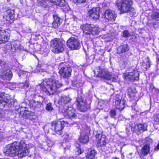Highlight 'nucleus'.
<instances>
[{
  "label": "nucleus",
  "mask_w": 159,
  "mask_h": 159,
  "mask_svg": "<svg viewBox=\"0 0 159 159\" xmlns=\"http://www.w3.org/2000/svg\"><path fill=\"white\" fill-rule=\"evenodd\" d=\"M5 152L7 156H14L16 155L18 157L21 158L27 156L29 153L28 145L24 141L20 142H15L8 145Z\"/></svg>",
  "instance_id": "1"
},
{
  "label": "nucleus",
  "mask_w": 159,
  "mask_h": 159,
  "mask_svg": "<svg viewBox=\"0 0 159 159\" xmlns=\"http://www.w3.org/2000/svg\"><path fill=\"white\" fill-rule=\"evenodd\" d=\"M41 85L43 91L48 93L50 94L55 93L57 88L62 86L58 81L52 78L46 80Z\"/></svg>",
  "instance_id": "2"
},
{
  "label": "nucleus",
  "mask_w": 159,
  "mask_h": 159,
  "mask_svg": "<svg viewBox=\"0 0 159 159\" xmlns=\"http://www.w3.org/2000/svg\"><path fill=\"white\" fill-rule=\"evenodd\" d=\"M133 3L132 0H117L115 5L122 13L133 11L134 9L132 7Z\"/></svg>",
  "instance_id": "3"
},
{
  "label": "nucleus",
  "mask_w": 159,
  "mask_h": 159,
  "mask_svg": "<svg viewBox=\"0 0 159 159\" xmlns=\"http://www.w3.org/2000/svg\"><path fill=\"white\" fill-rule=\"evenodd\" d=\"M80 28L85 34L97 35L100 32V29L98 26L93 24H84L81 25Z\"/></svg>",
  "instance_id": "4"
},
{
  "label": "nucleus",
  "mask_w": 159,
  "mask_h": 159,
  "mask_svg": "<svg viewBox=\"0 0 159 159\" xmlns=\"http://www.w3.org/2000/svg\"><path fill=\"white\" fill-rule=\"evenodd\" d=\"M99 70L98 71L97 76L102 79L107 80H110L115 82L117 80L118 77L111 72H109L107 70L104 69H101L98 67Z\"/></svg>",
  "instance_id": "5"
},
{
  "label": "nucleus",
  "mask_w": 159,
  "mask_h": 159,
  "mask_svg": "<svg viewBox=\"0 0 159 159\" xmlns=\"http://www.w3.org/2000/svg\"><path fill=\"white\" fill-rule=\"evenodd\" d=\"M50 46L52 51L55 53L62 52L64 50L63 44L59 39H55L50 42Z\"/></svg>",
  "instance_id": "6"
},
{
  "label": "nucleus",
  "mask_w": 159,
  "mask_h": 159,
  "mask_svg": "<svg viewBox=\"0 0 159 159\" xmlns=\"http://www.w3.org/2000/svg\"><path fill=\"white\" fill-rule=\"evenodd\" d=\"M0 103L3 104L5 107H10L14 105V101L10 99L8 94L5 93H2L0 94Z\"/></svg>",
  "instance_id": "7"
},
{
  "label": "nucleus",
  "mask_w": 159,
  "mask_h": 159,
  "mask_svg": "<svg viewBox=\"0 0 159 159\" xmlns=\"http://www.w3.org/2000/svg\"><path fill=\"white\" fill-rule=\"evenodd\" d=\"M67 122L64 121H60L57 123L56 121H53L52 123V129L57 134L61 135L62 134V130L65 126V124H68Z\"/></svg>",
  "instance_id": "8"
},
{
  "label": "nucleus",
  "mask_w": 159,
  "mask_h": 159,
  "mask_svg": "<svg viewBox=\"0 0 159 159\" xmlns=\"http://www.w3.org/2000/svg\"><path fill=\"white\" fill-rule=\"evenodd\" d=\"M123 77L126 80H138L139 79V73L136 70H134L130 72H127L123 74Z\"/></svg>",
  "instance_id": "9"
},
{
  "label": "nucleus",
  "mask_w": 159,
  "mask_h": 159,
  "mask_svg": "<svg viewBox=\"0 0 159 159\" xmlns=\"http://www.w3.org/2000/svg\"><path fill=\"white\" fill-rule=\"evenodd\" d=\"M77 106L80 111L84 112L87 111V103L85 100L84 99L83 95L78 97L77 99Z\"/></svg>",
  "instance_id": "10"
},
{
  "label": "nucleus",
  "mask_w": 159,
  "mask_h": 159,
  "mask_svg": "<svg viewBox=\"0 0 159 159\" xmlns=\"http://www.w3.org/2000/svg\"><path fill=\"white\" fill-rule=\"evenodd\" d=\"M116 17V15L114 11L110 9L107 10L102 18L105 19V21L107 20L113 21L115 20Z\"/></svg>",
  "instance_id": "11"
},
{
  "label": "nucleus",
  "mask_w": 159,
  "mask_h": 159,
  "mask_svg": "<svg viewBox=\"0 0 159 159\" xmlns=\"http://www.w3.org/2000/svg\"><path fill=\"white\" fill-rule=\"evenodd\" d=\"M15 12L14 10H8L5 11L3 18L10 24L13 22L15 19Z\"/></svg>",
  "instance_id": "12"
},
{
  "label": "nucleus",
  "mask_w": 159,
  "mask_h": 159,
  "mask_svg": "<svg viewBox=\"0 0 159 159\" xmlns=\"http://www.w3.org/2000/svg\"><path fill=\"white\" fill-rule=\"evenodd\" d=\"M96 141L98 146L102 147L106 143V136L102 133H99L96 135Z\"/></svg>",
  "instance_id": "13"
},
{
  "label": "nucleus",
  "mask_w": 159,
  "mask_h": 159,
  "mask_svg": "<svg viewBox=\"0 0 159 159\" xmlns=\"http://www.w3.org/2000/svg\"><path fill=\"white\" fill-rule=\"evenodd\" d=\"M2 29L0 27V44L7 41L10 36V34L8 31Z\"/></svg>",
  "instance_id": "14"
},
{
  "label": "nucleus",
  "mask_w": 159,
  "mask_h": 159,
  "mask_svg": "<svg viewBox=\"0 0 159 159\" xmlns=\"http://www.w3.org/2000/svg\"><path fill=\"white\" fill-rule=\"evenodd\" d=\"M88 15L91 19H98L99 18V8L98 7L92 8L88 11Z\"/></svg>",
  "instance_id": "15"
},
{
  "label": "nucleus",
  "mask_w": 159,
  "mask_h": 159,
  "mask_svg": "<svg viewBox=\"0 0 159 159\" xmlns=\"http://www.w3.org/2000/svg\"><path fill=\"white\" fill-rule=\"evenodd\" d=\"M81 47L80 42L76 38L73 37H70V49L78 50Z\"/></svg>",
  "instance_id": "16"
},
{
  "label": "nucleus",
  "mask_w": 159,
  "mask_h": 159,
  "mask_svg": "<svg viewBox=\"0 0 159 159\" xmlns=\"http://www.w3.org/2000/svg\"><path fill=\"white\" fill-rule=\"evenodd\" d=\"M1 78L3 79L10 80L12 77V73L9 69L3 70L0 74Z\"/></svg>",
  "instance_id": "17"
},
{
  "label": "nucleus",
  "mask_w": 159,
  "mask_h": 159,
  "mask_svg": "<svg viewBox=\"0 0 159 159\" xmlns=\"http://www.w3.org/2000/svg\"><path fill=\"white\" fill-rule=\"evenodd\" d=\"M59 73L64 78H67L70 75L69 68L68 67H63L59 71Z\"/></svg>",
  "instance_id": "18"
},
{
  "label": "nucleus",
  "mask_w": 159,
  "mask_h": 159,
  "mask_svg": "<svg viewBox=\"0 0 159 159\" xmlns=\"http://www.w3.org/2000/svg\"><path fill=\"white\" fill-rule=\"evenodd\" d=\"M115 107L117 109L122 110L125 107V101L123 99H116L115 102Z\"/></svg>",
  "instance_id": "19"
},
{
  "label": "nucleus",
  "mask_w": 159,
  "mask_h": 159,
  "mask_svg": "<svg viewBox=\"0 0 159 159\" xmlns=\"http://www.w3.org/2000/svg\"><path fill=\"white\" fill-rule=\"evenodd\" d=\"M54 20L52 24V27L55 28L58 27L60 25L61 19L57 15L53 16Z\"/></svg>",
  "instance_id": "20"
},
{
  "label": "nucleus",
  "mask_w": 159,
  "mask_h": 159,
  "mask_svg": "<svg viewBox=\"0 0 159 159\" xmlns=\"http://www.w3.org/2000/svg\"><path fill=\"white\" fill-rule=\"evenodd\" d=\"M129 50L128 46L127 44L122 45L119 47L117 49L118 53L124 52Z\"/></svg>",
  "instance_id": "21"
},
{
  "label": "nucleus",
  "mask_w": 159,
  "mask_h": 159,
  "mask_svg": "<svg viewBox=\"0 0 159 159\" xmlns=\"http://www.w3.org/2000/svg\"><path fill=\"white\" fill-rule=\"evenodd\" d=\"M96 154V152L94 149H90L89 151L86 155V157L88 159H93Z\"/></svg>",
  "instance_id": "22"
},
{
  "label": "nucleus",
  "mask_w": 159,
  "mask_h": 159,
  "mask_svg": "<svg viewBox=\"0 0 159 159\" xmlns=\"http://www.w3.org/2000/svg\"><path fill=\"white\" fill-rule=\"evenodd\" d=\"M150 147L148 144H145L141 150L142 153L144 156H147L150 152Z\"/></svg>",
  "instance_id": "23"
},
{
  "label": "nucleus",
  "mask_w": 159,
  "mask_h": 159,
  "mask_svg": "<svg viewBox=\"0 0 159 159\" xmlns=\"http://www.w3.org/2000/svg\"><path fill=\"white\" fill-rule=\"evenodd\" d=\"M147 129L146 126L145 124H138L135 126L134 130L135 131H143Z\"/></svg>",
  "instance_id": "24"
},
{
  "label": "nucleus",
  "mask_w": 159,
  "mask_h": 159,
  "mask_svg": "<svg viewBox=\"0 0 159 159\" xmlns=\"http://www.w3.org/2000/svg\"><path fill=\"white\" fill-rule=\"evenodd\" d=\"M35 113L34 112H33L31 111H25L23 114V116L25 118H26L27 119H29L31 120V117L34 116Z\"/></svg>",
  "instance_id": "25"
},
{
  "label": "nucleus",
  "mask_w": 159,
  "mask_h": 159,
  "mask_svg": "<svg viewBox=\"0 0 159 159\" xmlns=\"http://www.w3.org/2000/svg\"><path fill=\"white\" fill-rule=\"evenodd\" d=\"M79 140L80 142L83 143H88L89 141V137L86 134H85V135L81 134L79 138Z\"/></svg>",
  "instance_id": "26"
},
{
  "label": "nucleus",
  "mask_w": 159,
  "mask_h": 159,
  "mask_svg": "<svg viewBox=\"0 0 159 159\" xmlns=\"http://www.w3.org/2000/svg\"><path fill=\"white\" fill-rule=\"evenodd\" d=\"M128 94L130 97H134L136 93V91L134 88H129L128 89Z\"/></svg>",
  "instance_id": "27"
},
{
  "label": "nucleus",
  "mask_w": 159,
  "mask_h": 159,
  "mask_svg": "<svg viewBox=\"0 0 159 159\" xmlns=\"http://www.w3.org/2000/svg\"><path fill=\"white\" fill-rule=\"evenodd\" d=\"M31 104L35 108H39L42 105V103L38 102L35 101L34 100L33 101L31 102Z\"/></svg>",
  "instance_id": "28"
},
{
  "label": "nucleus",
  "mask_w": 159,
  "mask_h": 159,
  "mask_svg": "<svg viewBox=\"0 0 159 159\" xmlns=\"http://www.w3.org/2000/svg\"><path fill=\"white\" fill-rule=\"evenodd\" d=\"M37 2L39 5L41 7H46L47 5L46 1H43L42 0H38Z\"/></svg>",
  "instance_id": "29"
},
{
  "label": "nucleus",
  "mask_w": 159,
  "mask_h": 159,
  "mask_svg": "<svg viewBox=\"0 0 159 159\" xmlns=\"http://www.w3.org/2000/svg\"><path fill=\"white\" fill-rule=\"evenodd\" d=\"M147 63H144L143 64V66L146 70L148 69V68H149L150 66V62L148 59V58H147L146 60Z\"/></svg>",
  "instance_id": "30"
},
{
  "label": "nucleus",
  "mask_w": 159,
  "mask_h": 159,
  "mask_svg": "<svg viewBox=\"0 0 159 159\" xmlns=\"http://www.w3.org/2000/svg\"><path fill=\"white\" fill-rule=\"evenodd\" d=\"M152 18L156 20H159V12H155L153 13Z\"/></svg>",
  "instance_id": "31"
},
{
  "label": "nucleus",
  "mask_w": 159,
  "mask_h": 159,
  "mask_svg": "<svg viewBox=\"0 0 159 159\" xmlns=\"http://www.w3.org/2000/svg\"><path fill=\"white\" fill-rule=\"evenodd\" d=\"M46 109L48 111H50L53 110V108L52 107V104L51 103H48L46 107Z\"/></svg>",
  "instance_id": "32"
},
{
  "label": "nucleus",
  "mask_w": 159,
  "mask_h": 159,
  "mask_svg": "<svg viewBox=\"0 0 159 159\" xmlns=\"http://www.w3.org/2000/svg\"><path fill=\"white\" fill-rule=\"evenodd\" d=\"M82 153V152L80 148L77 147L76 148L75 150V153L76 157L80 154Z\"/></svg>",
  "instance_id": "33"
},
{
  "label": "nucleus",
  "mask_w": 159,
  "mask_h": 159,
  "mask_svg": "<svg viewBox=\"0 0 159 159\" xmlns=\"http://www.w3.org/2000/svg\"><path fill=\"white\" fill-rule=\"evenodd\" d=\"M71 114L70 113V119L71 118H75L77 116V114L76 113L75 111V110L73 109L71 111Z\"/></svg>",
  "instance_id": "34"
},
{
  "label": "nucleus",
  "mask_w": 159,
  "mask_h": 159,
  "mask_svg": "<svg viewBox=\"0 0 159 159\" xmlns=\"http://www.w3.org/2000/svg\"><path fill=\"white\" fill-rule=\"evenodd\" d=\"M61 101H63L64 103H67L70 101V98L66 97H63L61 98Z\"/></svg>",
  "instance_id": "35"
},
{
  "label": "nucleus",
  "mask_w": 159,
  "mask_h": 159,
  "mask_svg": "<svg viewBox=\"0 0 159 159\" xmlns=\"http://www.w3.org/2000/svg\"><path fill=\"white\" fill-rule=\"evenodd\" d=\"M130 34L127 30H125L123 32V36L124 37L127 38L129 37Z\"/></svg>",
  "instance_id": "36"
},
{
  "label": "nucleus",
  "mask_w": 159,
  "mask_h": 159,
  "mask_svg": "<svg viewBox=\"0 0 159 159\" xmlns=\"http://www.w3.org/2000/svg\"><path fill=\"white\" fill-rule=\"evenodd\" d=\"M110 116L111 117H114L116 115V111L115 109H113L111 111L110 113Z\"/></svg>",
  "instance_id": "37"
},
{
  "label": "nucleus",
  "mask_w": 159,
  "mask_h": 159,
  "mask_svg": "<svg viewBox=\"0 0 159 159\" xmlns=\"http://www.w3.org/2000/svg\"><path fill=\"white\" fill-rule=\"evenodd\" d=\"M75 3H84L85 2L86 0H72Z\"/></svg>",
  "instance_id": "38"
},
{
  "label": "nucleus",
  "mask_w": 159,
  "mask_h": 159,
  "mask_svg": "<svg viewBox=\"0 0 159 159\" xmlns=\"http://www.w3.org/2000/svg\"><path fill=\"white\" fill-rule=\"evenodd\" d=\"M21 86H22L23 88L24 89H26L29 87V84L27 82H26L25 83H23Z\"/></svg>",
  "instance_id": "39"
},
{
  "label": "nucleus",
  "mask_w": 159,
  "mask_h": 159,
  "mask_svg": "<svg viewBox=\"0 0 159 159\" xmlns=\"http://www.w3.org/2000/svg\"><path fill=\"white\" fill-rule=\"evenodd\" d=\"M154 120L156 122L159 123V114L157 115L155 118Z\"/></svg>",
  "instance_id": "40"
},
{
  "label": "nucleus",
  "mask_w": 159,
  "mask_h": 159,
  "mask_svg": "<svg viewBox=\"0 0 159 159\" xmlns=\"http://www.w3.org/2000/svg\"><path fill=\"white\" fill-rule=\"evenodd\" d=\"M63 9L65 12H68L70 10V7L69 6L65 7Z\"/></svg>",
  "instance_id": "41"
},
{
  "label": "nucleus",
  "mask_w": 159,
  "mask_h": 159,
  "mask_svg": "<svg viewBox=\"0 0 159 159\" xmlns=\"http://www.w3.org/2000/svg\"><path fill=\"white\" fill-rule=\"evenodd\" d=\"M133 155V153H130L128 155V157L130 159H132L134 157V154H133V156H131L132 155Z\"/></svg>",
  "instance_id": "42"
},
{
  "label": "nucleus",
  "mask_w": 159,
  "mask_h": 159,
  "mask_svg": "<svg viewBox=\"0 0 159 159\" xmlns=\"http://www.w3.org/2000/svg\"><path fill=\"white\" fill-rule=\"evenodd\" d=\"M5 64V62L4 61H2L0 60V65H1V66H2V65H4Z\"/></svg>",
  "instance_id": "43"
},
{
  "label": "nucleus",
  "mask_w": 159,
  "mask_h": 159,
  "mask_svg": "<svg viewBox=\"0 0 159 159\" xmlns=\"http://www.w3.org/2000/svg\"><path fill=\"white\" fill-rule=\"evenodd\" d=\"M69 40L70 39H68L67 41V45L69 48H70V42H69Z\"/></svg>",
  "instance_id": "44"
},
{
  "label": "nucleus",
  "mask_w": 159,
  "mask_h": 159,
  "mask_svg": "<svg viewBox=\"0 0 159 159\" xmlns=\"http://www.w3.org/2000/svg\"><path fill=\"white\" fill-rule=\"evenodd\" d=\"M112 159H119V158L117 157H113Z\"/></svg>",
  "instance_id": "45"
},
{
  "label": "nucleus",
  "mask_w": 159,
  "mask_h": 159,
  "mask_svg": "<svg viewBox=\"0 0 159 159\" xmlns=\"http://www.w3.org/2000/svg\"><path fill=\"white\" fill-rule=\"evenodd\" d=\"M2 139V137L0 136V140H1Z\"/></svg>",
  "instance_id": "46"
},
{
  "label": "nucleus",
  "mask_w": 159,
  "mask_h": 159,
  "mask_svg": "<svg viewBox=\"0 0 159 159\" xmlns=\"http://www.w3.org/2000/svg\"><path fill=\"white\" fill-rule=\"evenodd\" d=\"M68 114H68V113H67V116H68V117H69V115H68Z\"/></svg>",
  "instance_id": "47"
},
{
  "label": "nucleus",
  "mask_w": 159,
  "mask_h": 159,
  "mask_svg": "<svg viewBox=\"0 0 159 159\" xmlns=\"http://www.w3.org/2000/svg\"><path fill=\"white\" fill-rule=\"evenodd\" d=\"M157 147L159 148V144H158V145L157 146Z\"/></svg>",
  "instance_id": "48"
},
{
  "label": "nucleus",
  "mask_w": 159,
  "mask_h": 159,
  "mask_svg": "<svg viewBox=\"0 0 159 159\" xmlns=\"http://www.w3.org/2000/svg\"><path fill=\"white\" fill-rule=\"evenodd\" d=\"M67 112V111H66L65 112V114H66V113Z\"/></svg>",
  "instance_id": "49"
},
{
  "label": "nucleus",
  "mask_w": 159,
  "mask_h": 159,
  "mask_svg": "<svg viewBox=\"0 0 159 159\" xmlns=\"http://www.w3.org/2000/svg\"><path fill=\"white\" fill-rule=\"evenodd\" d=\"M72 85H73V83H72Z\"/></svg>",
  "instance_id": "50"
}]
</instances>
